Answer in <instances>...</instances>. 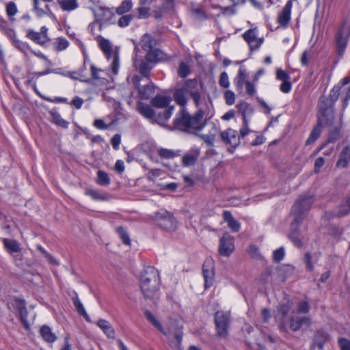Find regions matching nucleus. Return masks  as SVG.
<instances>
[{"label": "nucleus", "mask_w": 350, "mask_h": 350, "mask_svg": "<svg viewBox=\"0 0 350 350\" xmlns=\"http://www.w3.org/2000/svg\"><path fill=\"white\" fill-rule=\"evenodd\" d=\"M350 82V79L344 78L330 90L329 96L325 94L319 97L317 105V122L312 129L306 146L314 143L321 136L323 126H332L335 121V105L338 100L341 88Z\"/></svg>", "instance_id": "1"}, {"label": "nucleus", "mask_w": 350, "mask_h": 350, "mask_svg": "<svg viewBox=\"0 0 350 350\" xmlns=\"http://www.w3.org/2000/svg\"><path fill=\"white\" fill-rule=\"evenodd\" d=\"M203 88V83H199L196 78L189 79L184 81L182 88L176 89L173 94L174 100L177 105L184 107L187 103L185 94L188 93L193 98L195 105L198 107L201 100V90Z\"/></svg>", "instance_id": "2"}, {"label": "nucleus", "mask_w": 350, "mask_h": 350, "mask_svg": "<svg viewBox=\"0 0 350 350\" xmlns=\"http://www.w3.org/2000/svg\"><path fill=\"white\" fill-rule=\"evenodd\" d=\"M160 284L159 273L154 267L148 266L141 273L140 288L144 298L152 299Z\"/></svg>", "instance_id": "3"}, {"label": "nucleus", "mask_w": 350, "mask_h": 350, "mask_svg": "<svg viewBox=\"0 0 350 350\" xmlns=\"http://www.w3.org/2000/svg\"><path fill=\"white\" fill-rule=\"evenodd\" d=\"M152 45H135V56L133 57V66L144 77L150 79V71L152 66L148 65L146 61V53Z\"/></svg>", "instance_id": "4"}, {"label": "nucleus", "mask_w": 350, "mask_h": 350, "mask_svg": "<svg viewBox=\"0 0 350 350\" xmlns=\"http://www.w3.org/2000/svg\"><path fill=\"white\" fill-rule=\"evenodd\" d=\"M314 196L308 193L299 196L292 206L291 214L295 219L304 221L314 202Z\"/></svg>", "instance_id": "5"}, {"label": "nucleus", "mask_w": 350, "mask_h": 350, "mask_svg": "<svg viewBox=\"0 0 350 350\" xmlns=\"http://www.w3.org/2000/svg\"><path fill=\"white\" fill-rule=\"evenodd\" d=\"M151 217L154 224L163 230L174 231L176 229V218L172 213L165 209L157 211Z\"/></svg>", "instance_id": "6"}, {"label": "nucleus", "mask_w": 350, "mask_h": 350, "mask_svg": "<svg viewBox=\"0 0 350 350\" xmlns=\"http://www.w3.org/2000/svg\"><path fill=\"white\" fill-rule=\"evenodd\" d=\"M12 299V302H8V308L11 310L10 305H12L16 312V317L23 324L24 328L26 330H29L30 329V325L27 321L29 312L26 307L25 300L15 296L13 297Z\"/></svg>", "instance_id": "7"}, {"label": "nucleus", "mask_w": 350, "mask_h": 350, "mask_svg": "<svg viewBox=\"0 0 350 350\" xmlns=\"http://www.w3.org/2000/svg\"><path fill=\"white\" fill-rule=\"evenodd\" d=\"M214 321L217 336L221 338H226L230 325V314L222 310L217 311L215 313Z\"/></svg>", "instance_id": "8"}, {"label": "nucleus", "mask_w": 350, "mask_h": 350, "mask_svg": "<svg viewBox=\"0 0 350 350\" xmlns=\"http://www.w3.org/2000/svg\"><path fill=\"white\" fill-rule=\"evenodd\" d=\"M234 238L229 232H226L219 239L218 253L220 256L229 257L234 251Z\"/></svg>", "instance_id": "9"}, {"label": "nucleus", "mask_w": 350, "mask_h": 350, "mask_svg": "<svg viewBox=\"0 0 350 350\" xmlns=\"http://www.w3.org/2000/svg\"><path fill=\"white\" fill-rule=\"evenodd\" d=\"M104 55L107 59H112L111 68L113 74L116 75L120 67V57L118 46L113 47V45H99Z\"/></svg>", "instance_id": "10"}, {"label": "nucleus", "mask_w": 350, "mask_h": 350, "mask_svg": "<svg viewBox=\"0 0 350 350\" xmlns=\"http://www.w3.org/2000/svg\"><path fill=\"white\" fill-rule=\"evenodd\" d=\"M141 77L135 75L133 77V85L138 92L139 97L142 100H148L154 92V85L151 82L148 84L141 85Z\"/></svg>", "instance_id": "11"}, {"label": "nucleus", "mask_w": 350, "mask_h": 350, "mask_svg": "<svg viewBox=\"0 0 350 350\" xmlns=\"http://www.w3.org/2000/svg\"><path fill=\"white\" fill-rule=\"evenodd\" d=\"M221 138L224 144L230 145L228 148V152L232 154L234 153L236 148L240 144V137L237 135V131L232 129L221 133Z\"/></svg>", "instance_id": "12"}, {"label": "nucleus", "mask_w": 350, "mask_h": 350, "mask_svg": "<svg viewBox=\"0 0 350 350\" xmlns=\"http://www.w3.org/2000/svg\"><path fill=\"white\" fill-rule=\"evenodd\" d=\"M302 222L303 221L294 218L291 223L290 230L288 234V239L291 240L293 245L298 248H301L303 247V242L300 238L301 232L299 230V226Z\"/></svg>", "instance_id": "13"}, {"label": "nucleus", "mask_w": 350, "mask_h": 350, "mask_svg": "<svg viewBox=\"0 0 350 350\" xmlns=\"http://www.w3.org/2000/svg\"><path fill=\"white\" fill-rule=\"evenodd\" d=\"M202 275L204 279V288H210L215 280L214 262L211 259H206L202 265Z\"/></svg>", "instance_id": "14"}, {"label": "nucleus", "mask_w": 350, "mask_h": 350, "mask_svg": "<svg viewBox=\"0 0 350 350\" xmlns=\"http://www.w3.org/2000/svg\"><path fill=\"white\" fill-rule=\"evenodd\" d=\"M293 303L291 299L288 298L283 299L273 311V317L275 321L286 319L288 314L293 307Z\"/></svg>", "instance_id": "15"}, {"label": "nucleus", "mask_w": 350, "mask_h": 350, "mask_svg": "<svg viewBox=\"0 0 350 350\" xmlns=\"http://www.w3.org/2000/svg\"><path fill=\"white\" fill-rule=\"evenodd\" d=\"M350 37V24L347 19L343 20L341 25L338 27L335 40L336 44H347Z\"/></svg>", "instance_id": "16"}, {"label": "nucleus", "mask_w": 350, "mask_h": 350, "mask_svg": "<svg viewBox=\"0 0 350 350\" xmlns=\"http://www.w3.org/2000/svg\"><path fill=\"white\" fill-rule=\"evenodd\" d=\"M173 124L175 127L180 129H191L190 114L184 108L176 114V118L173 120Z\"/></svg>", "instance_id": "17"}, {"label": "nucleus", "mask_w": 350, "mask_h": 350, "mask_svg": "<svg viewBox=\"0 0 350 350\" xmlns=\"http://www.w3.org/2000/svg\"><path fill=\"white\" fill-rule=\"evenodd\" d=\"M312 339L318 345V349L323 350L325 345L331 340V336L326 329L320 328L314 332Z\"/></svg>", "instance_id": "18"}, {"label": "nucleus", "mask_w": 350, "mask_h": 350, "mask_svg": "<svg viewBox=\"0 0 350 350\" xmlns=\"http://www.w3.org/2000/svg\"><path fill=\"white\" fill-rule=\"evenodd\" d=\"M350 214V195L344 196L336 207L335 217H345Z\"/></svg>", "instance_id": "19"}, {"label": "nucleus", "mask_w": 350, "mask_h": 350, "mask_svg": "<svg viewBox=\"0 0 350 350\" xmlns=\"http://www.w3.org/2000/svg\"><path fill=\"white\" fill-rule=\"evenodd\" d=\"M200 150L197 147H193L188 153L182 157V164L184 167L194 165L200 156Z\"/></svg>", "instance_id": "20"}, {"label": "nucleus", "mask_w": 350, "mask_h": 350, "mask_svg": "<svg viewBox=\"0 0 350 350\" xmlns=\"http://www.w3.org/2000/svg\"><path fill=\"white\" fill-rule=\"evenodd\" d=\"M1 241L5 251L11 256L20 253L22 250L20 243L16 239L3 238Z\"/></svg>", "instance_id": "21"}, {"label": "nucleus", "mask_w": 350, "mask_h": 350, "mask_svg": "<svg viewBox=\"0 0 350 350\" xmlns=\"http://www.w3.org/2000/svg\"><path fill=\"white\" fill-rule=\"evenodd\" d=\"M204 115L203 109H198L193 116L190 115L191 129L195 131H201L206 125V122H202V118Z\"/></svg>", "instance_id": "22"}, {"label": "nucleus", "mask_w": 350, "mask_h": 350, "mask_svg": "<svg viewBox=\"0 0 350 350\" xmlns=\"http://www.w3.org/2000/svg\"><path fill=\"white\" fill-rule=\"evenodd\" d=\"M311 324V319L308 317H295L290 318V328L293 332H297L301 329L302 325H306L310 326Z\"/></svg>", "instance_id": "23"}, {"label": "nucleus", "mask_w": 350, "mask_h": 350, "mask_svg": "<svg viewBox=\"0 0 350 350\" xmlns=\"http://www.w3.org/2000/svg\"><path fill=\"white\" fill-rule=\"evenodd\" d=\"M350 161V146H345L341 150L336 166L338 168H347Z\"/></svg>", "instance_id": "24"}, {"label": "nucleus", "mask_w": 350, "mask_h": 350, "mask_svg": "<svg viewBox=\"0 0 350 350\" xmlns=\"http://www.w3.org/2000/svg\"><path fill=\"white\" fill-rule=\"evenodd\" d=\"M174 109V106H170L165 109L163 112H159L157 115H155L153 120H152V122H156L160 126L165 127V122L172 116Z\"/></svg>", "instance_id": "25"}, {"label": "nucleus", "mask_w": 350, "mask_h": 350, "mask_svg": "<svg viewBox=\"0 0 350 350\" xmlns=\"http://www.w3.org/2000/svg\"><path fill=\"white\" fill-rule=\"evenodd\" d=\"M42 73H44L45 75L50 74V73H55L58 75H61L63 76L68 77L74 80H79L82 82L89 83L90 79H80L78 77H72V74H76V72H66L62 68H46L44 70L42 71Z\"/></svg>", "instance_id": "26"}, {"label": "nucleus", "mask_w": 350, "mask_h": 350, "mask_svg": "<svg viewBox=\"0 0 350 350\" xmlns=\"http://www.w3.org/2000/svg\"><path fill=\"white\" fill-rule=\"evenodd\" d=\"M47 28L42 27L40 33L33 31H29L27 33L28 37L34 42L38 44H45L49 39L46 36Z\"/></svg>", "instance_id": "27"}, {"label": "nucleus", "mask_w": 350, "mask_h": 350, "mask_svg": "<svg viewBox=\"0 0 350 350\" xmlns=\"http://www.w3.org/2000/svg\"><path fill=\"white\" fill-rule=\"evenodd\" d=\"M154 45L148 49V53H146V61L148 62V65L150 64H157L163 58V52L157 48H154Z\"/></svg>", "instance_id": "28"}, {"label": "nucleus", "mask_w": 350, "mask_h": 350, "mask_svg": "<svg viewBox=\"0 0 350 350\" xmlns=\"http://www.w3.org/2000/svg\"><path fill=\"white\" fill-rule=\"evenodd\" d=\"M222 217L224 221L228 223V226L234 232H238L241 229V224L236 220L230 211H224Z\"/></svg>", "instance_id": "29"}, {"label": "nucleus", "mask_w": 350, "mask_h": 350, "mask_svg": "<svg viewBox=\"0 0 350 350\" xmlns=\"http://www.w3.org/2000/svg\"><path fill=\"white\" fill-rule=\"evenodd\" d=\"M96 325L104 332L108 338H115V330L108 321L100 319L97 321Z\"/></svg>", "instance_id": "30"}, {"label": "nucleus", "mask_w": 350, "mask_h": 350, "mask_svg": "<svg viewBox=\"0 0 350 350\" xmlns=\"http://www.w3.org/2000/svg\"><path fill=\"white\" fill-rule=\"evenodd\" d=\"M45 75L44 73H42V71L40 72H28L27 78L28 79L25 82V84L26 86H31L33 89V90L35 92L36 94H38L39 96L40 95H42L40 92L38 91L37 86H36V80L42 76Z\"/></svg>", "instance_id": "31"}, {"label": "nucleus", "mask_w": 350, "mask_h": 350, "mask_svg": "<svg viewBox=\"0 0 350 350\" xmlns=\"http://www.w3.org/2000/svg\"><path fill=\"white\" fill-rule=\"evenodd\" d=\"M137 110L141 115L149 120H153L155 116V111L148 104L141 101L137 103Z\"/></svg>", "instance_id": "32"}, {"label": "nucleus", "mask_w": 350, "mask_h": 350, "mask_svg": "<svg viewBox=\"0 0 350 350\" xmlns=\"http://www.w3.org/2000/svg\"><path fill=\"white\" fill-rule=\"evenodd\" d=\"M172 99L168 96L156 95L151 100V105L156 108H167Z\"/></svg>", "instance_id": "33"}, {"label": "nucleus", "mask_w": 350, "mask_h": 350, "mask_svg": "<svg viewBox=\"0 0 350 350\" xmlns=\"http://www.w3.org/2000/svg\"><path fill=\"white\" fill-rule=\"evenodd\" d=\"M291 8L290 3L286 4L282 12L279 14L277 21L281 26L286 27L290 21Z\"/></svg>", "instance_id": "34"}, {"label": "nucleus", "mask_w": 350, "mask_h": 350, "mask_svg": "<svg viewBox=\"0 0 350 350\" xmlns=\"http://www.w3.org/2000/svg\"><path fill=\"white\" fill-rule=\"evenodd\" d=\"M49 113L51 117V122L55 125L62 127L63 129H67L69 125V122L63 119L61 115L55 110L53 109L49 111Z\"/></svg>", "instance_id": "35"}, {"label": "nucleus", "mask_w": 350, "mask_h": 350, "mask_svg": "<svg viewBox=\"0 0 350 350\" xmlns=\"http://www.w3.org/2000/svg\"><path fill=\"white\" fill-rule=\"evenodd\" d=\"M243 38L248 44L256 42L257 44H262L264 42L263 38H259L257 34V28L250 29L246 31Z\"/></svg>", "instance_id": "36"}, {"label": "nucleus", "mask_w": 350, "mask_h": 350, "mask_svg": "<svg viewBox=\"0 0 350 350\" xmlns=\"http://www.w3.org/2000/svg\"><path fill=\"white\" fill-rule=\"evenodd\" d=\"M40 334L43 340L49 343L54 342L57 338L56 335L52 332L50 327L46 325H44L40 327Z\"/></svg>", "instance_id": "37"}, {"label": "nucleus", "mask_w": 350, "mask_h": 350, "mask_svg": "<svg viewBox=\"0 0 350 350\" xmlns=\"http://www.w3.org/2000/svg\"><path fill=\"white\" fill-rule=\"evenodd\" d=\"M73 305L75 308V310L78 312V314L83 317L87 321H90V318L89 315L88 314L85 308L83 307V304L80 301V299L78 297V295L76 294L75 297L72 298Z\"/></svg>", "instance_id": "38"}, {"label": "nucleus", "mask_w": 350, "mask_h": 350, "mask_svg": "<svg viewBox=\"0 0 350 350\" xmlns=\"http://www.w3.org/2000/svg\"><path fill=\"white\" fill-rule=\"evenodd\" d=\"M85 194L91 197L94 200L106 201L109 199V194L107 193H100L91 188H86L85 189Z\"/></svg>", "instance_id": "39"}, {"label": "nucleus", "mask_w": 350, "mask_h": 350, "mask_svg": "<svg viewBox=\"0 0 350 350\" xmlns=\"http://www.w3.org/2000/svg\"><path fill=\"white\" fill-rule=\"evenodd\" d=\"M236 107L238 109L239 113L241 115H243V113H244V115L247 116H252L254 113L253 106L245 101H241L240 103L237 105Z\"/></svg>", "instance_id": "40"}, {"label": "nucleus", "mask_w": 350, "mask_h": 350, "mask_svg": "<svg viewBox=\"0 0 350 350\" xmlns=\"http://www.w3.org/2000/svg\"><path fill=\"white\" fill-rule=\"evenodd\" d=\"M247 72L243 67H241L239 70L238 75L234 79V83L237 90L241 91L243 89V83L247 77Z\"/></svg>", "instance_id": "41"}, {"label": "nucleus", "mask_w": 350, "mask_h": 350, "mask_svg": "<svg viewBox=\"0 0 350 350\" xmlns=\"http://www.w3.org/2000/svg\"><path fill=\"white\" fill-rule=\"evenodd\" d=\"M181 153L180 150H178L176 151H174L172 150L161 148L158 150V155L162 158L165 159H169L174 158L175 157L180 156Z\"/></svg>", "instance_id": "42"}, {"label": "nucleus", "mask_w": 350, "mask_h": 350, "mask_svg": "<svg viewBox=\"0 0 350 350\" xmlns=\"http://www.w3.org/2000/svg\"><path fill=\"white\" fill-rule=\"evenodd\" d=\"M96 183L100 186H107L111 183L109 174L105 171L99 170L97 172Z\"/></svg>", "instance_id": "43"}, {"label": "nucleus", "mask_w": 350, "mask_h": 350, "mask_svg": "<svg viewBox=\"0 0 350 350\" xmlns=\"http://www.w3.org/2000/svg\"><path fill=\"white\" fill-rule=\"evenodd\" d=\"M116 232L118 234L119 237L121 239L122 243L124 245H131V239L130 237L125 229V228L122 226H118L116 228Z\"/></svg>", "instance_id": "44"}, {"label": "nucleus", "mask_w": 350, "mask_h": 350, "mask_svg": "<svg viewBox=\"0 0 350 350\" xmlns=\"http://www.w3.org/2000/svg\"><path fill=\"white\" fill-rule=\"evenodd\" d=\"M340 137V128L338 126H335L330 129L327 134V139L325 142L329 143H335L337 142Z\"/></svg>", "instance_id": "45"}, {"label": "nucleus", "mask_w": 350, "mask_h": 350, "mask_svg": "<svg viewBox=\"0 0 350 350\" xmlns=\"http://www.w3.org/2000/svg\"><path fill=\"white\" fill-rule=\"evenodd\" d=\"M61 8L64 11H71L78 7L76 0H57Z\"/></svg>", "instance_id": "46"}, {"label": "nucleus", "mask_w": 350, "mask_h": 350, "mask_svg": "<svg viewBox=\"0 0 350 350\" xmlns=\"http://www.w3.org/2000/svg\"><path fill=\"white\" fill-rule=\"evenodd\" d=\"M133 7V3L131 0H124L121 4L116 8V12L118 15H123L129 12Z\"/></svg>", "instance_id": "47"}, {"label": "nucleus", "mask_w": 350, "mask_h": 350, "mask_svg": "<svg viewBox=\"0 0 350 350\" xmlns=\"http://www.w3.org/2000/svg\"><path fill=\"white\" fill-rule=\"evenodd\" d=\"M144 315L147 320L150 321L156 328L161 332H163V328L161 323L155 318L154 314L148 310L144 311Z\"/></svg>", "instance_id": "48"}, {"label": "nucleus", "mask_w": 350, "mask_h": 350, "mask_svg": "<svg viewBox=\"0 0 350 350\" xmlns=\"http://www.w3.org/2000/svg\"><path fill=\"white\" fill-rule=\"evenodd\" d=\"M178 75L180 78L187 77L191 72V68L189 65H187L185 62L181 61L179 63L178 68Z\"/></svg>", "instance_id": "49"}, {"label": "nucleus", "mask_w": 350, "mask_h": 350, "mask_svg": "<svg viewBox=\"0 0 350 350\" xmlns=\"http://www.w3.org/2000/svg\"><path fill=\"white\" fill-rule=\"evenodd\" d=\"M96 14L100 17L101 20L105 21H110L111 17L114 16L113 12L107 8H100Z\"/></svg>", "instance_id": "50"}, {"label": "nucleus", "mask_w": 350, "mask_h": 350, "mask_svg": "<svg viewBox=\"0 0 350 350\" xmlns=\"http://www.w3.org/2000/svg\"><path fill=\"white\" fill-rule=\"evenodd\" d=\"M312 256L310 252H306L304 254L303 261L306 265V269L308 272H312L314 269V266L312 262Z\"/></svg>", "instance_id": "51"}, {"label": "nucleus", "mask_w": 350, "mask_h": 350, "mask_svg": "<svg viewBox=\"0 0 350 350\" xmlns=\"http://www.w3.org/2000/svg\"><path fill=\"white\" fill-rule=\"evenodd\" d=\"M285 256V250L283 247H280L273 252V261L278 263L282 261Z\"/></svg>", "instance_id": "52"}, {"label": "nucleus", "mask_w": 350, "mask_h": 350, "mask_svg": "<svg viewBox=\"0 0 350 350\" xmlns=\"http://www.w3.org/2000/svg\"><path fill=\"white\" fill-rule=\"evenodd\" d=\"M20 51H23L25 54H27L26 50L30 51L31 53H33L34 55L37 56L40 59H46V55H44L43 53H42L40 51H36L31 50L29 47V45H15Z\"/></svg>", "instance_id": "53"}, {"label": "nucleus", "mask_w": 350, "mask_h": 350, "mask_svg": "<svg viewBox=\"0 0 350 350\" xmlns=\"http://www.w3.org/2000/svg\"><path fill=\"white\" fill-rule=\"evenodd\" d=\"M37 249L45 256L49 263L53 265H58L56 259L41 245H38Z\"/></svg>", "instance_id": "54"}, {"label": "nucleus", "mask_w": 350, "mask_h": 350, "mask_svg": "<svg viewBox=\"0 0 350 350\" xmlns=\"http://www.w3.org/2000/svg\"><path fill=\"white\" fill-rule=\"evenodd\" d=\"M133 18V16L131 14L123 15L118 20V24L120 27H127Z\"/></svg>", "instance_id": "55"}, {"label": "nucleus", "mask_w": 350, "mask_h": 350, "mask_svg": "<svg viewBox=\"0 0 350 350\" xmlns=\"http://www.w3.org/2000/svg\"><path fill=\"white\" fill-rule=\"evenodd\" d=\"M39 0H33V7L37 15L39 17L42 16L44 14H51V12L48 5H46V11L39 8Z\"/></svg>", "instance_id": "56"}, {"label": "nucleus", "mask_w": 350, "mask_h": 350, "mask_svg": "<svg viewBox=\"0 0 350 350\" xmlns=\"http://www.w3.org/2000/svg\"><path fill=\"white\" fill-rule=\"evenodd\" d=\"M40 97L44 100H46V101H49L51 103H68V99L66 98H64V97L56 96L54 98H51L50 97L46 96L42 94L40 95Z\"/></svg>", "instance_id": "57"}, {"label": "nucleus", "mask_w": 350, "mask_h": 350, "mask_svg": "<svg viewBox=\"0 0 350 350\" xmlns=\"http://www.w3.org/2000/svg\"><path fill=\"white\" fill-rule=\"evenodd\" d=\"M338 345L340 350H350V340L340 337L338 339Z\"/></svg>", "instance_id": "58"}, {"label": "nucleus", "mask_w": 350, "mask_h": 350, "mask_svg": "<svg viewBox=\"0 0 350 350\" xmlns=\"http://www.w3.org/2000/svg\"><path fill=\"white\" fill-rule=\"evenodd\" d=\"M247 252L252 258H258L260 256L259 248L255 244L250 245Z\"/></svg>", "instance_id": "59"}, {"label": "nucleus", "mask_w": 350, "mask_h": 350, "mask_svg": "<svg viewBox=\"0 0 350 350\" xmlns=\"http://www.w3.org/2000/svg\"><path fill=\"white\" fill-rule=\"evenodd\" d=\"M224 98L228 105H232L235 101V94L232 91L227 90L224 93Z\"/></svg>", "instance_id": "60"}, {"label": "nucleus", "mask_w": 350, "mask_h": 350, "mask_svg": "<svg viewBox=\"0 0 350 350\" xmlns=\"http://www.w3.org/2000/svg\"><path fill=\"white\" fill-rule=\"evenodd\" d=\"M219 84L220 86L228 88L230 85L228 74L226 72L221 73L219 79Z\"/></svg>", "instance_id": "61"}, {"label": "nucleus", "mask_w": 350, "mask_h": 350, "mask_svg": "<svg viewBox=\"0 0 350 350\" xmlns=\"http://www.w3.org/2000/svg\"><path fill=\"white\" fill-rule=\"evenodd\" d=\"M6 13L10 17L17 13V8L14 2L11 1L6 5Z\"/></svg>", "instance_id": "62"}, {"label": "nucleus", "mask_w": 350, "mask_h": 350, "mask_svg": "<svg viewBox=\"0 0 350 350\" xmlns=\"http://www.w3.org/2000/svg\"><path fill=\"white\" fill-rule=\"evenodd\" d=\"M313 55L312 51L311 49L310 50H306L302 53L301 57V63L303 66H308V59L311 58Z\"/></svg>", "instance_id": "63"}, {"label": "nucleus", "mask_w": 350, "mask_h": 350, "mask_svg": "<svg viewBox=\"0 0 350 350\" xmlns=\"http://www.w3.org/2000/svg\"><path fill=\"white\" fill-rule=\"evenodd\" d=\"M276 78L282 81L290 80L291 79L289 75L281 68L277 69Z\"/></svg>", "instance_id": "64"}]
</instances>
